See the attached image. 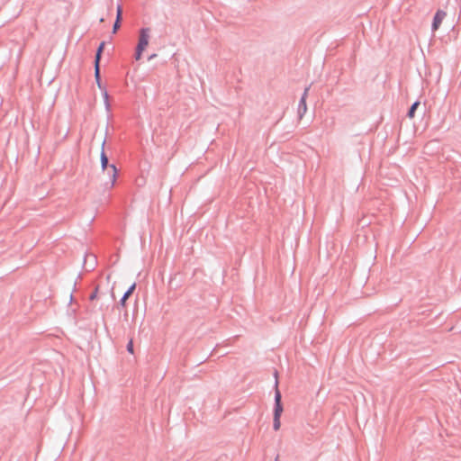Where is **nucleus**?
Here are the masks:
<instances>
[{"label": "nucleus", "mask_w": 461, "mask_h": 461, "mask_svg": "<svg viewBox=\"0 0 461 461\" xmlns=\"http://www.w3.org/2000/svg\"><path fill=\"white\" fill-rule=\"evenodd\" d=\"M105 143L106 140L104 139L101 146L100 164L102 171L104 172L105 170H107V174L109 176V182L105 183V186L113 188L118 177V169L115 164H109V158L104 150Z\"/></svg>", "instance_id": "f257e3e1"}, {"label": "nucleus", "mask_w": 461, "mask_h": 461, "mask_svg": "<svg viewBox=\"0 0 461 461\" xmlns=\"http://www.w3.org/2000/svg\"><path fill=\"white\" fill-rule=\"evenodd\" d=\"M274 375L276 377V381L274 384L275 387V394H274V409H273V429L274 430H278L280 429V417L284 411V407L282 404V394L280 390L278 389V380H277V371L275 370Z\"/></svg>", "instance_id": "f03ea898"}, {"label": "nucleus", "mask_w": 461, "mask_h": 461, "mask_svg": "<svg viewBox=\"0 0 461 461\" xmlns=\"http://www.w3.org/2000/svg\"><path fill=\"white\" fill-rule=\"evenodd\" d=\"M150 29L148 27L141 28L140 31L139 41L135 50V59H140L142 53L149 44Z\"/></svg>", "instance_id": "7ed1b4c3"}, {"label": "nucleus", "mask_w": 461, "mask_h": 461, "mask_svg": "<svg viewBox=\"0 0 461 461\" xmlns=\"http://www.w3.org/2000/svg\"><path fill=\"white\" fill-rule=\"evenodd\" d=\"M310 89V86L306 87L299 100L298 107H297V113L300 119L303 118V116L305 114L307 111V104H306V97L308 91Z\"/></svg>", "instance_id": "20e7f679"}, {"label": "nucleus", "mask_w": 461, "mask_h": 461, "mask_svg": "<svg viewBox=\"0 0 461 461\" xmlns=\"http://www.w3.org/2000/svg\"><path fill=\"white\" fill-rule=\"evenodd\" d=\"M446 15H447L446 12L441 9H438L435 13V14L433 16L432 23H431V31L432 32H436L439 28V26H440L443 19L446 17Z\"/></svg>", "instance_id": "39448f33"}, {"label": "nucleus", "mask_w": 461, "mask_h": 461, "mask_svg": "<svg viewBox=\"0 0 461 461\" xmlns=\"http://www.w3.org/2000/svg\"><path fill=\"white\" fill-rule=\"evenodd\" d=\"M122 7L121 5H117L116 7V17L113 24L112 33L114 34L118 32L122 25Z\"/></svg>", "instance_id": "423d86ee"}, {"label": "nucleus", "mask_w": 461, "mask_h": 461, "mask_svg": "<svg viewBox=\"0 0 461 461\" xmlns=\"http://www.w3.org/2000/svg\"><path fill=\"white\" fill-rule=\"evenodd\" d=\"M136 288V283H132L128 289L124 292L123 295L121 297L119 301V305L121 307H125L126 301L129 299V297L133 294L134 290Z\"/></svg>", "instance_id": "0eeeda50"}, {"label": "nucleus", "mask_w": 461, "mask_h": 461, "mask_svg": "<svg viewBox=\"0 0 461 461\" xmlns=\"http://www.w3.org/2000/svg\"><path fill=\"white\" fill-rule=\"evenodd\" d=\"M100 91H101V94H102V96L104 99V108L107 112H110L111 104L109 102V95H108L107 89H106V87H104V88L101 89Z\"/></svg>", "instance_id": "6e6552de"}, {"label": "nucleus", "mask_w": 461, "mask_h": 461, "mask_svg": "<svg viewBox=\"0 0 461 461\" xmlns=\"http://www.w3.org/2000/svg\"><path fill=\"white\" fill-rule=\"evenodd\" d=\"M100 91H101V94H102V96L104 99V108L107 112H110L111 104L109 102V95H108L107 89H106V87H104V88L101 89Z\"/></svg>", "instance_id": "1a4fd4ad"}, {"label": "nucleus", "mask_w": 461, "mask_h": 461, "mask_svg": "<svg viewBox=\"0 0 461 461\" xmlns=\"http://www.w3.org/2000/svg\"><path fill=\"white\" fill-rule=\"evenodd\" d=\"M420 101L419 100H416L415 102H413L411 104V105L410 106V108L408 109L407 111V113H406V116L410 119L413 118L414 115H415V113L417 111V108L419 107L420 105Z\"/></svg>", "instance_id": "9d476101"}, {"label": "nucleus", "mask_w": 461, "mask_h": 461, "mask_svg": "<svg viewBox=\"0 0 461 461\" xmlns=\"http://www.w3.org/2000/svg\"><path fill=\"white\" fill-rule=\"evenodd\" d=\"M95 72H94V77H95V81L97 85V87L101 90L104 87H106L105 86L103 85L102 83V79H101V69H94Z\"/></svg>", "instance_id": "9b49d317"}, {"label": "nucleus", "mask_w": 461, "mask_h": 461, "mask_svg": "<svg viewBox=\"0 0 461 461\" xmlns=\"http://www.w3.org/2000/svg\"><path fill=\"white\" fill-rule=\"evenodd\" d=\"M102 59V55L99 52H95V59H94V69H100V62Z\"/></svg>", "instance_id": "f8f14e48"}, {"label": "nucleus", "mask_w": 461, "mask_h": 461, "mask_svg": "<svg viewBox=\"0 0 461 461\" xmlns=\"http://www.w3.org/2000/svg\"><path fill=\"white\" fill-rule=\"evenodd\" d=\"M126 350L129 354H133L134 353V348H133V340L132 339H130L129 342L127 343L126 345Z\"/></svg>", "instance_id": "ddd939ff"}, {"label": "nucleus", "mask_w": 461, "mask_h": 461, "mask_svg": "<svg viewBox=\"0 0 461 461\" xmlns=\"http://www.w3.org/2000/svg\"><path fill=\"white\" fill-rule=\"evenodd\" d=\"M105 46V41L100 42L99 46L96 49L95 52H99V54L103 55L104 50Z\"/></svg>", "instance_id": "4468645a"}, {"label": "nucleus", "mask_w": 461, "mask_h": 461, "mask_svg": "<svg viewBox=\"0 0 461 461\" xmlns=\"http://www.w3.org/2000/svg\"><path fill=\"white\" fill-rule=\"evenodd\" d=\"M98 294V286L95 288V290L92 292V294L89 295V300L94 301L97 297Z\"/></svg>", "instance_id": "2eb2a0df"}, {"label": "nucleus", "mask_w": 461, "mask_h": 461, "mask_svg": "<svg viewBox=\"0 0 461 461\" xmlns=\"http://www.w3.org/2000/svg\"><path fill=\"white\" fill-rule=\"evenodd\" d=\"M91 257L94 258V263H92L89 267H86V271H92L94 270L95 268V256L91 255Z\"/></svg>", "instance_id": "dca6fc26"}, {"label": "nucleus", "mask_w": 461, "mask_h": 461, "mask_svg": "<svg viewBox=\"0 0 461 461\" xmlns=\"http://www.w3.org/2000/svg\"><path fill=\"white\" fill-rule=\"evenodd\" d=\"M156 56H157V54L153 53V54H151V55L148 58V59H149V60H151V59H153Z\"/></svg>", "instance_id": "f3484780"}, {"label": "nucleus", "mask_w": 461, "mask_h": 461, "mask_svg": "<svg viewBox=\"0 0 461 461\" xmlns=\"http://www.w3.org/2000/svg\"><path fill=\"white\" fill-rule=\"evenodd\" d=\"M86 258H85V259H84V266H86Z\"/></svg>", "instance_id": "a211bd4d"}, {"label": "nucleus", "mask_w": 461, "mask_h": 461, "mask_svg": "<svg viewBox=\"0 0 461 461\" xmlns=\"http://www.w3.org/2000/svg\"><path fill=\"white\" fill-rule=\"evenodd\" d=\"M72 300H73V296H72V294H70V303L72 302Z\"/></svg>", "instance_id": "6ab92c4d"}, {"label": "nucleus", "mask_w": 461, "mask_h": 461, "mask_svg": "<svg viewBox=\"0 0 461 461\" xmlns=\"http://www.w3.org/2000/svg\"><path fill=\"white\" fill-rule=\"evenodd\" d=\"M275 461H278V456H276V457Z\"/></svg>", "instance_id": "aec40b11"}]
</instances>
